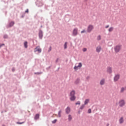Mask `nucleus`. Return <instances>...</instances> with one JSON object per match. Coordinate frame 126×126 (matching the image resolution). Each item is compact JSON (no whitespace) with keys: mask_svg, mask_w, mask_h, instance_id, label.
<instances>
[{"mask_svg":"<svg viewBox=\"0 0 126 126\" xmlns=\"http://www.w3.org/2000/svg\"><path fill=\"white\" fill-rule=\"evenodd\" d=\"M84 107H85V105H83L81 106L80 109H81V110H82V109H83V108H84Z\"/></svg>","mask_w":126,"mask_h":126,"instance_id":"bb28decb","label":"nucleus"},{"mask_svg":"<svg viewBox=\"0 0 126 126\" xmlns=\"http://www.w3.org/2000/svg\"><path fill=\"white\" fill-rule=\"evenodd\" d=\"M126 88H122L121 89V91H120L121 93H124V92H125V90H126Z\"/></svg>","mask_w":126,"mask_h":126,"instance_id":"2eb2a0df","label":"nucleus"},{"mask_svg":"<svg viewBox=\"0 0 126 126\" xmlns=\"http://www.w3.org/2000/svg\"><path fill=\"white\" fill-rule=\"evenodd\" d=\"M61 114H62V111H60L59 112L58 116L59 117V118H61Z\"/></svg>","mask_w":126,"mask_h":126,"instance_id":"b1692460","label":"nucleus"},{"mask_svg":"<svg viewBox=\"0 0 126 126\" xmlns=\"http://www.w3.org/2000/svg\"><path fill=\"white\" fill-rule=\"evenodd\" d=\"M93 29H94V27L91 25H90L87 28V32L88 33H90V32H91Z\"/></svg>","mask_w":126,"mask_h":126,"instance_id":"f03ea898","label":"nucleus"},{"mask_svg":"<svg viewBox=\"0 0 126 126\" xmlns=\"http://www.w3.org/2000/svg\"><path fill=\"white\" fill-rule=\"evenodd\" d=\"M40 117V115L39 114H36L35 117H34V120H38Z\"/></svg>","mask_w":126,"mask_h":126,"instance_id":"dca6fc26","label":"nucleus"},{"mask_svg":"<svg viewBox=\"0 0 126 126\" xmlns=\"http://www.w3.org/2000/svg\"><path fill=\"white\" fill-rule=\"evenodd\" d=\"M88 113H89V114H91V109H89V110H88Z\"/></svg>","mask_w":126,"mask_h":126,"instance_id":"7c9ffc66","label":"nucleus"},{"mask_svg":"<svg viewBox=\"0 0 126 126\" xmlns=\"http://www.w3.org/2000/svg\"><path fill=\"white\" fill-rule=\"evenodd\" d=\"M67 48V42H65L64 45V49H66Z\"/></svg>","mask_w":126,"mask_h":126,"instance_id":"5701e85b","label":"nucleus"},{"mask_svg":"<svg viewBox=\"0 0 126 126\" xmlns=\"http://www.w3.org/2000/svg\"><path fill=\"white\" fill-rule=\"evenodd\" d=\"M105 79H102L100 81V84L101 85H104V84H105Z\"/></svg>","mask_w":126,"mask_h":126,"instance_id":"6e6552de","label":"nucleus"},{"mask_svg":"<svg viewBox=\"0 0 126 126\" xmlns=\"http://www.w3.org/2000/svg\"><path fill=\"white\" fill-rule=\"evenodd\" d=\"M58 61H59V59H57V62H58Z\"/></svg>","mask_w":126,"mask_h":126,"instance_id":"4c0bfd02","label":"nucleus"},{"mask_svg":"<svg viewBox=\"0 0 126 126\" xmlns=\"http://www.w3.org/2000/svg\"><path fill=\"white\" fill-rule=\"evenodd\" d=\"M121 49H122V45H117L114 48L115 53H119L121 51Z\"/></svg>","mask_w":126,"mask_h":126,"instance_id":"f257e3e1","label":"nucleus"},{"mask_svg":"<svg viewBox=\"0 0 126 126\" xmlns=\"http://www.w3.org/2000/svg\"><path fill=\"white\" fill-rule=\"evenodd\" d=\"M71 120H72V117L71 116V115H68V121H69V122H70V121H71Z\"/></svg>","mask_w":126,"mask_h":126,"instance_id":"aec40b11","label":"nucleus"},{"mask_svg":"<svg viewBox=\"0 0 126 126\" xmlns=\"http://www.w3.org/2000/svg\"><path fill=\"white\" fill-rule=\"evenodd\" d=\"M72 34L73 36H76L78 34V29L77 28L74 29Z\"/></svg>","mask_w":126,"mask_h":126,"instance_id":"20e7f679","label":"nucleus"},{"mask_svg":"<svg viewBox=\"0 0 126 126\" xmlns=\"http://www.w3.org/2000/svg\"><path fill=\"white\" fill-rule=\"evenodd\" d=\"M76 98V97H75V95H70V100L71 101H74V100H75Z\"/></svg>","mask_w":126,"mask_h":126,"instance_id":"9d476101","label":"nucleus"},{"mask_svg":"<svg viewBox=\"0 0 126 126\" xmlns=\"http://www.w3.org/2000/svg\"><path fill=\"white\" fill-rule=\"evenodd\" d=\"M51 51H52V47H50L49 49V52H51Z\"/></svg>","mask_w":126,"mask_h":126,"instance_id":"2f4dec72","label":"nucleus"},{"mask_svg":"<svg viewBox=\"0 0 126 126\" xmlns=\"http://www.w3.org/2000/svg\"><path fill=\"white\" fill-rule=\"evenodd\" d=\"M65 112L66 114H69L70 113V108L69 107H67L66 109H65Z\"/></svg>","mask_w":126,"mask_h":126,"instance_id":"9b49d317","label":"nucleus"},{"mask_svg":"<svg viewBox=\"0 0 126 126\" xmlns=\"http://www.w3.org/2000/svg\"><path fill=\"white\" fill-rule=\"evenodd\" d=\"M74 95H75V91H72L70 92V96H75Z\"/></svg>","mask_w":126,"mask_h":126,"instance_id":"4468645a","label":"nucleus"},{"mask_svg":"<svg viewBox=\"0 0 126 126\" xmlns=\"http://www.w3.org/2000/svg\"><path fill=\"white\" fill-rule=\"evenodd\" d=\"M120 78V75H116L114 77V81H118Z\"/></svg>","mask_w":126,"mask_h":126,"instance_id":"1a4fd4ad","label":"nucleus"},{"mask_svg":"<svg viewBox=\"0 0 126 126\" xmlns=\"http://www.w3.org/2000/svg\"><path fill=\"white\" fill-rule=\"evenodd\" d=\"M83 52H86V51H87V49L83 48Z\"/></svg>","mask_w":126,"mask_h":126,"instance_id":"c756f323","label":"nucleus"},{"mask_svg":"<svg viewBox=\"0 0 126 126\" xmlns=\"http://www.w3.org/2000/svg\"><path fill=\"white\" fill-rule=\"evenodd\" d=\"M13 25H14V22H11L9 26V27H11V26H13Z\"/></svg>","mask_w":126,"mask_h":126,"instance_id":"412c9836","label":"nucleus"},{"mask_svg":"<svg viewBox=\"0 0 126 126\" xmlns=\"http://www.w3.org/2000/svg\"><path fill=\"white\" fill-rule=\"evenodd\" d=\"M105 28H109V25H108L106 27H105Z\"/></svg>","mask_w":126,"mask_h":126,"instance_id":"c9c22d12","label":"nucleus"},{"mask_svg":"<svg viewBox=\"0 0 126 126\" xmlns=\"http://www.w3.org/2000/svg\"><path fill=\"white\" fill-rule=\"evenodd\" d=\"M28 43L27 42V41L25 42V43H24L25 48H27V47H28Z\"/></svg>","mask_w":126,"mask_h":126,"instance_id":"a211bd4d","label":"nucleus"},{"mask_svg":"<svg viewBox=\"0 0 126 126\" xmlns=\"http://www.w3.org/2000/svg\"><path fill=\"white\" fill-rule=\"evenodd\" d=\"M35 52H38V53H41V52H42V50L41 49V48H40V47L37 46L36 48H35Z\"/></svg>","mask_w":126,"mask_h":126,"instance_id":"0eeeda50","label":"nucleus"},{"mask_svg":"<svg viewBox=\"0 0 126 126\" xmlns=\"http://www.w3.org/2000/svg\"><path fill=\"white\" fill-rule=\"evenodd\" d=\"M107 72L109 73H112V68L108 67L107 68Z\"/></svg>","mask_w":126,"mask_h":126,"instance_id":"ddd939ff","label":"nucleus"},{"mask_svg":"<svg viewBox=\"0 0 126 126\" xmlns=\"http://www.w3.org/2000/svg\"><path fill=\"white\" fill-rule=\"evenodd\" d=\"M4 38H7V35H4Z\"/></svg>","mask_w":126,"mask_h":126,"instance_id":"f704fd0d","label":"nucleus"},{"mask_svg":"<svg viewBox=\"0 0 126 126\" xmlns=\"http://www.w3.org/2000/svg\"><path fill=\"white\" fill-rule=\"evenodd\" d=\"M119 106L120 107H124V106H125V100H121L119 101Z\"/></svg>","mask_w":126,"mask_h":126,"instance_id":"39448f33","label":"nucleus"},{"mask_svg":"<svg viewBox=\"0 0 126 126\" xmlns=\"http://www.w3.org/2000/svg\"><path fill=\"white\" fill-rule=\"evenodd\" d=\"M76 105H80V101H78L76 103Z\"/></svg>","mask_w":126,"mask_h":126,"instance_id":"cd10ccee","label":"nucleus"},{"mask_svg":"<svg viewBox=\"0 0 126 126\" xmlns=\"http://www.w3.org/2000/svg\"><path fill=\"white\" fill-rule=\"evenodd\" d=\"M56 123H57V119H55L52 121L53 124H56Z\"/></svg>","mask_w":126,"mask_h":126,"instance_id":"a878e982","label":"nucleus"},{"mask_svg":"<svg viewBox=\"0 0 126 126\" xmlns=\"http://www.w3.org/2000/svg\"><path fill=\"white\" fill-rule=\"evenodd\" d=\"M81 33L82 34V33H85V30H83V31H82L81 32Z\"/></svg>","mask_w":126,"mask_h":126,"instance_id":"c85d7f7f","label":"nucleus"},{"mask_svg":"<svg viewBox=\"0 0 126 126\" xmlns=\"http://www.w3.org/2000/svg\"><path fill=\"white\" fill-rule=\"evenodd\" d=\"M2 46H4V44H1L0 45V48H1V47H2Z\"/></svg>","mask_w":126,"mask_h":126,"instance_id":"72a5a7b5","label":"nucleus"},{"mask_svg":"<svg viewBox=\"0 0 126 126\" xmlns=\"http://www.w3.org/2000/svg\"><path fill=\"white\" fill-rule=\"evenodd\" d=\"M17 124H19V125H21V124H23V123H17Z\"/></svg>","mask_w":126,"mask_h":126,"instance_id":"e433bc0d","label":"nucleus"},{"mask_svg":"<svg viewBox=\"0 0 126 126\" xmlns=\"http://www.w3.org/2000/svg\"><path fill=\"white\" fill-rule=\"evenodd\" d=\"M89 103V99H86L85 101V105H87Z\"/></svg>","mask_w":126,"mask_h":126,"instance_id":"6ab92c4d","label":"nucleus"},{"mask_svg":"<svg viewBox=\"0 0 126 126\" xmlns=\"http://www.w3.org/2000/svg\"><path fill=\"white\" fill-rule=\"evenodd\" d=\"M39 37L40 39H42V38L43 37V32H42V31L39 32Z\"/></svg>","mask_w":126,"mask_h":126,"instance_id":"f8f14e48","label":"nucleus"},{"mask_svg":"<svg viewBox=\"0 0 126 126\" xmlns=\"http://www.w3.org/2000/svg\"><path fill=\"white\" fill-rule=\"evenodd\" d=\"M29 12V10L28 9H27L25 11V12H26L27 13H28Z\"/></svg>","mask_w":126,"mask_h":126,"instance_id":"473e14b6","label":"nucleus"},{"mask_svg":"<svg viewBox=\"0 0 126 126\" xmlns=\"http://www.w3.org/2000/svg\"><path fill=\"white\" fill-rule=\"evenodd\" d=\"M113 30H114V28L111 27V28H109V29L108 30V31H109V32H112V31H113Z\"/></svg>","mask_w":126,"mask_h":126,"instance_id":"4be33fe9","label":"nucleus"},{"mask_svg":"<svg viewBox=\"0 0 126 126\" xmlns=\"http://www.w3.org/2000/svg\"><path fill=\"white\" fill-rule=\"evenodd\" d=\"M101 50H102V48L100 46H98L96 48V51L97 53H100L101 52Z\"/></svg>","mask_w":126,"mask_h":126,"instance_id":"423d86ee","label":"nucleus"},{"mask_svg":"<svg viewBox=\"0 0 126 126\" xmlns=\"http://www.w3.org/2000/svg\"><path fill=\"white\" fill-rule=\"evenodd\" d=\"M97 39L98 40H101V35H98V36H97Z\"/></svg>","mask_w":126,"mask_h":126,"instance_id":"393cba45","label":"nucleus"},{"mask_svg":"<svg viewBox=\"0 0 126 126\" xmlns=\"http://www.w3.org/2000/svg\"><path fill=\"white\" fill-rule=\"evenodd\" d=\"M82 66V64L81 63H78V65H75L74 67V69L75 70H77V69H80V68H81V67Z\"/></svg>","mask_w":126,"mask_h":126,"instance_id":"7ed1b4c3","label":"nucleus"},{"mask_svg":"<svg viewBox=\"0 0 126 126\" xmlns=\"http://www.w3.org/2000/svg\"><path fill=\"white\" fill-rule=\"evenodd\" d=\"M119 122L120 124H123V123H124V119L123 118V117H121L120 118V119L119 120Z\"/></svg>","mask_w":126,"mask_h":126,"instance_id":"f3484780","label":"nucleus"}]
</instances>
